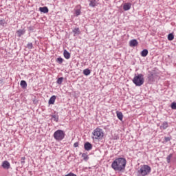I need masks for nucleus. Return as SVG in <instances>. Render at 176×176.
<instances>
[{
    "instance_id": "1",
    "label": "nucleus",
    "mask_w": 176,
    "mask_h": 176,
    "mask_svg": "<svg viewBox=\"0 0 176 176\" xmlns=\"http://www.w3.org/2000/svg\"><path fill=\"white\" fill-rule=\"evenodd\" d=\"M126 164H127V161H126V158H124V157L116 158L112 162L111 168L114 169L115 171H124Z\"/></svg>"
},
{
    "instance_id": "2",
    "label": "nucleus",
    "mask_w": 176,
    "mask_h": 176,
    "mask_svg": "<svg viewBox=\"0 0 176 176\" xmlns=\"http://www.w3.org/2000/svg\"><path fill=\"white\" fill-rule=\"evenodd\" d=\"M133 83L135 86H142L144 85V79L142 74H135L133 79L132 80Z\"/></svg>"
},
{
    "instance_id": "3",
    "label": "nucleus",
    "mask_w": 176,
    "mask_h": 176,
    "mask_svg": "<svg viewBox=\"0 0 176 176\" xmlns=\"http://www.w3.org/2000/svg\"><path fill=\"white\" fill-rule=\"evenodd\" d=\"M93 140H102L104 138V131L101 128H96L92 133Z\"/></svg>"
},
{
    "instance_id": "4",
    "label": "nucleus",
    "mask_w": 176,
    "mask_h": 176,
    "mask_svg": "<svg viewBox=\"0 0 176 176\" xmlns=\"http://www.w3.org/2000/svg\"><path fill=\"white\" fill-rule=\"evenodd\" d=\"M151 171V166L148 165H143L140 169L138 170V176H146L148 175Z\"/></svg>"
},
{
    "instance_id": "5",
    "label": "nucleus",
    "mask_w": 176,
    "mask_h": 176,
    "mask_svg": "<svg viewBox=\"0 0 176 176\" xmlns=\"http://www.w3.org/2000/svg\"><path fill=\"white\" fill-rule=\"evenodd\" d=\"M54 138L56 141H63L65 138V132L61 129H58L54 133Z\"/></svg>"
},
{
    "instance_id": "6",
    "label": "nucleus",
    "mask_w": 176,
    "mask_h": 176,
    "mask_svg": "<svg viewBox=\"0 0 176 176\" xmlns=\"http://www.w3.org/2000/svg\"><path fill=\"white\" fill-rule=\"evenodd\" d=\"M148 82H155V79H156V74L153 72H150L148 76Z\"/></svg>"
},
{
    "instance_id": "7",
    "label": "nucleus",
    "mask_w": 176,
    "mask_h": 176,
    "mask_svg": "<svg viewBox=\"0 0 176 176\" xmlns=\"http://www.w3.org/2000/svg\"><path fill=\"white\" fill-rule=\"evenodd\" d=\"M81 10H82V7L80 6V5H78L77 6H76V8L74 9V12L77 17L78 16H80V14H82Z\"/></svg>"
},
{
    "instance_id": "8",
    "label": "nucleus",
    "mask_w": 176,
    "mask_h": 176,
    "mask_svg": "<svg viewBox=\"0 0 176 176\" xmlns=\"http://www.w3.org/2000/svg\"><path fill=\"white\" fill-rule=\"evenodd\" d=\"M84 148L85 151H91L93 149V145L91 143L87 142L84 144Z\"/></svg>"
},
{
    "instance_id": "9",
    "label": "nucleus",
    "mask_w": 176,
    "mask_h": 176,
    "mask_svg": "<svg viewBox=\"0 0 176 176\" xmlns=\"http://www.w3.org/2000/svg\"><path fill=\"white\" fill-rule=\"evenodd\" d=\"M1 166L3 168H5L6 170H9L10 168V164L8 161L3 162Z\"/></svg>"
},
{
    "instance_id": "10",
    "label": "nucleus",
    "mask_w": 176,
    "mask_h": 176,
    "mask_svg": "<svg viewBox=\"0 0 176 176\" xmlns=\"http://www.w3.org/2000/svg\"><path fill=\"white\" fill-rule=\"evenodd\" d=\"M138 45V41H137L136 39L131 40L129 42V46H131V47H135V46H137Z\"/></svg>"
},
{
    "instance_id": "11",
    "label": "nucleus",
    "mask_w": 176,
    "mask_h": 176,
    "mask_svg": "<svg viewBox=\"0 0 176 176\" xmlns=\"http://www.w3.org/2000/svg\"><path fill=\"white\" fill-rule=\"evenodd\" d=\"M131 9V3H125L123 6V10L125 11L130 10Z\"/></svg>"
},
{
    "instance_id": "12",
    "label": "nucleus",
    "mask_w": 176,
    "mask_h": 176,
    "mask_svg": "<svg viewBox=\"0 0 176 176\" xmlns=\"http://www.w3.org/2000/svg\"><path fill=\"white\" fill-rule=\"evenodd\" d=\"M63 55L65 58H66V60H69V58H71V54L68 52L67 50H64Z\"/></svg>"
},
{
    "instance_id": "13",
    "label": "nucleus",
    "mask_w": 176,
    "mask_h": 176,
    "mask_svg": "<svg viewBox=\"0 0 176 176\" xmlns=\"http://www.w3.org/2000/svg\"><path fill=\"white\" fill-rule=\"evenodd\" d=\"M55 102H56V96L54 95L50 98L48 101V104L49 105H54Z\"/></svg>"
},
{
    "instance_id": "14",
    "label": "nucleus",
    "mask_w": 176,
    "mask_h": 176,
    "mask_svg": "<svg viewBox=\"0 0 176 176\" xmlns=\"http://www.w3.org/2000/svg\"><path fill=\"white\" fill-rule=\"evenodd\" d=\"M39 10L41 13H49V8L47 7H40Z\"/></svg>"
},
{
    "instance_id": "15",
    "label": "nucleus",
    "mask_w": 176,
    "mask_h": 176,
    "mask_svg": "<svg viewBox=\"0 0 176 176\" xmlns=\"http://www.w3.org/2000/svg\"><path fill=\"white\" fill-rule=\"evenodd\" d=\"M89 6L91 8H96L97 6V1L96 0H89Z\"/></svg>"
},
{
    "instance_id": "16",
    "label": "nucleus",
    "mask_w": 176,
    "mask_h": 176,
    "mask_svg": "<svg viewBox=\"0 0 176 176\" xmlns=\"http://www.w3.org/2000/svg\"><path fill=\"white\" fill-rule=\"evenodd\" d=\"M167 127H168V122H164L160 126V129H163V130H166Z\"/></svg>"
},
{
    "instance_id": "17",
    "label": "nucleus",
    "mask_w": 176,
    "mask_h": 176,
    "mask_svg": "<svg viewBox=\"0 0 176 176\" xmlns=\"http://www.w3.org/2000/svg\"><path fill=\"white\" fill-rule=\"evenodd\" d=\"M21 87H22V89H27V82L24 80H22L21 81Z\"/></svg>"
},
{
    "instance_id": "18",
    "label": "nucleus",
    "mask_w": 176,
    "mask_h": 176,
    "mask_svg": "<svg viewBox=\"0 0 176 176\" xmlns=\"http://www.w3.org/2000/svg\"><path fill=\"white\" fill-rule=\"evenodd\" d=\"M117 113V118L119 119V120H123V113L120 111H116Z\"/></svg>"
},
{
    "instance_id": "19",
    "label": "nucleus",
    "mask_w": 176,
    "mask_h": 176,
    "mask_svg": "<svg viewBox=\"0 0 176 176\" xmlns=\"http://www.w3.org/2000/svg\"><path fill=\"white\" fill-rule=\"evenodd\" d=\"M16 34H18V36L20 38V36H21V35H24V34H25V30H19L16 31Z\"/></svg>"
},
{
    "instance_id": "20",
    "label": "nucleus",
    "mask_w": 176,
    "mask_h": 176,
    "mask_svg": "<svg viewBox=\"0 0 176 176\" xmlns=\"http://www.w3.org/2000/svg\"><path fill=\"white\" fill-rule=\"evenodd\" d=\"M142 57H146L148 56V50L145 49L141 52Z\"/></svg>"
},
{
    "instance_id": "21",
    "label": "nucleus",
    "mask_w": 176,
    "mask_h": 176,
    "mask_svg": "<svg viewBox=\"0 0 176 176\" xmlns=\"http://www.w3.org/2000/svg\"><path fill=\"white\" fill-rule=\"evenodd\" d=\"M83 74L85 75V76H89V75L91 74V72L89 69H85L83 70Z\"/></svg>"
},
{
    "instance_id": "22",
    "label": "nucleus",
    "mask_w": 176,
    "mask_h": 176,
    "mask_svg": "<svg viewBox=\"0 0 176 176\" xmlns=\"http://www.w3.org/2000/svg\"><path fill=\"white\" fill-rule=\"evenodd\" d=\"M82 157L83 158V160H85V162H87L89 160V155H87L86 153H82Z\"/></svg>"
},
{
    "instance_id": "23",
    "label": "nucleus",
    "mask_w": 176,
    "mask_h": 176,
    "mask_svg": "<svg viewBox=\"0 0 176 176\" xmlns=\"http://www.w3.org/2000/svg\"><path fill=\"white\" fill-rule=\"evenodd\" d=\"M73 32L74 34H77L79 35V34H80V30H79V28H76L73 30Z\"/></svg>"
},
{
    "instance_id": "24",
    "label": "nucleus",
    "mask_w": 176,
    "mask_h": 176,
    "mask_svg": "<svg viewBox=\"0 0 176 176\" xmlns=\"http://www.w3.org/2000/svg\"><path fill=\"white\" fill-rule=\"evenodd\" d=\"M63 80H64V78L60 77V78H58V80L56 81V83L58 85H61V83H63Z\"/></svg>"
},
{
    "instance_id": "25",
    "label": "nucleus",
    "mask_w": 176,
    "mask_h": 176,
    "mask_svg": "<svg viewBox=\"0 0 176 176\" xmlns=\"http://www.w3.org/2000/svg\"><path fill=\"white\" fill-rule=\"evenodd\" d=\"M168 39L169 41H173L174 39V34H173L172 33H170L168 35Z\"/></svg>"
},
{
    "instance_id": "26",
    "label": "nucleus",
    "mask_w": 176,
    "mask_h": 176,
    "mask_svg": "<svg viewBox=\"0 0 176 176\" xmlns=\"http://www.w3.org/2000/svg\"><path fill=\"white\" fill-rule=\"evenodd\" d=\"M173 157V155L170 154L167 157H166V161L167 163H170L171 162V158Z\"/></svg>"
},
{
    "instance_id": "27",
    "label": "nucleus",
    "mask_w": 176,
    "mask_h": 176,
    "mask_svg": "<svg viewBox=\"0 0 176 176\" xmlns=\"http://www.w3.org/2000/svg\"><path fill=\"white\" fill-rule=\"evenodd\" d=\"M0 25H2L3 27H5L6 25V21L5 19L0 20Z\"/></svg>"
},
{
    "instance_id": "28",
    "label": "nucleus",
    "mask_w": 176,
    "mask_h": 176,
    "mask_svg": "<svg viewBox=\"0 0 176 176\" xmlns=\"http://www.w3.org/2000/svg\"><path fill=\"white\" fill-rule=\"evenodd\" d=\"M57 63H58V64H63V61H64V59H63V58L59 57L56 59Z\"/></svg>"
},
{
    "instance_id": "29",
    "label": "nucleus",
    "mask_w": 176,
    "mask_h": 176,
    "mask_svg": "<svg viewBox=\"0 0 176 176\" xmlns=\"http://www.w3.org/2000/svg\"><path fill=\"white\" fill-rule=\"evenodd\" d=\"M52 118L54 119L55 122H58V116L52 115Z\"/></svg>"
},
{
    "instance_id": "30",
    "label": "nucleus",
    "mask_w": 176,
    "mask_h": 176,
    "mask_svg": "<svg viewBox=\"0 0 176 176\" xmlns=\"http://www.w3.org/2000/svg\"><path fill=\"white\" fill-rule=\"evenodd\" d=\"M170 108H172L173 109H176V102H172L170 104Z\"/></svg>"
},
{
    "instance_id": "31",
    "label": "nucleus",
    "mask_w": 176,
    "mask_h": 176,
    "mask_svg": "<svg viewBox=\"0 0 176 176\" xmlns=\"http://www.w3.org/2000/svg\"><path fill=\"white\" fill-rule=\"evenodd\" d=\"M25 157H22L21 159V163L22 164V166L24 165V164L25 163Z\"/></svg>"
},
{
    "instance_id": "32",
    "label": "nucleus",
    "mask_w": 176,
    "mask_h": 176,
    "mask_svg": "<svg viewBox=\"0 0 176 176\" xmlns=\"http://www.w3.org/2000/svg\"><path fill=\"white\" fill-rule=\"evenodd\" d=\"M27 47L29 48V49H32V47H34V46L32 45V43H29L27 45Z\"/></svg>"
},
{
    "instance_id": "33",
    "label": "nucleus",
    "mask_w": 176,
    "mask_h": 176,
    "mask_svg": "<svg viewBox=\"0 0 176 176\" xmlns=\"http://www.w3.org/2000/svg\"><path fill=\"white\" fill-rule=\"evenodd\" d=\"M164 140H165L166 142H168V141H170V140H171V138H170V137H165Z\"/></svg>"
},
{
    "instance_id": "34",
    "label": "nucleus",
    "mask_w": 176,
    "mask_h": 176,
    "mask_svg": "<svg viewBox=\"0 0 176 176\" xmlns=\"http://www.w3.org/2000/svg\"><path fill=\"white\" fill-rule=\"evenodd\" d=\"M74 148H78V146H79V142H75L74 144Z\"/></svg>"
},
{
    "instance_id": "35",
    "label": "nucleus",
    "mask_w": 176,
    "mask_h": 176,
    "mask_svg": "<svg viewBox=\"0 0 176 176\" xmlns=\"http://www.w3.org/2000/svg\"><path fill=\"white\" fill-rule=\"evenodd\" d=\"M65 176H76V175H75V174H74L72 173H69V174H67V175H66Z\"/></svg>"
},
{
    "instance_id": "36",
    "label": "nucleus",
    "mask_w": 176,
    "mask_h": 176,
    "mask_svg": "<svg viewBox=\"0 0 176 176\" xmlns=\"http://www.w3.org/2000/svg\"><path fill=\"white\" fill-rule=\"evenodd\" d=\"M0 82L2 83V80H0Z\"/></svg>"
}]
</instances>
